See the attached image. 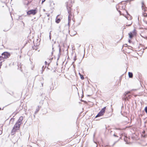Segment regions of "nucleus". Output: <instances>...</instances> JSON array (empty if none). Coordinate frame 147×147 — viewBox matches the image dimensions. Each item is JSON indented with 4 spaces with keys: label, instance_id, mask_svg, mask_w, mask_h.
Wrapping results in <instances>:
<instances>
[{
    "label": "nucleus",
    "instance_id": "nucleus-27",
    "mask_svg": "<svg viewBox=\"0 0 147 147\" xmlns=\"http://www.w3.org/2000/svg\"><path fill=\"white\" fill-rule=\"evenodd\" d=\"M46 0H42V3L44 2Z\"/></svg>",
    "mask_w": 147,
    "mask_h": 147
},
{
    "label": "nucleus",
    "instance_id": "nucleus-4",
    "mask_svg": "<svg viewBox=\"0 0 147 147\" xmlns=\"http://www.w3.org/2000/svg\"><path fill=\"white\" fill-rule=\"evenodd\" d=\"M37 13V11L36 9H32L27 12V14L30 15L32 14L34 15L36 14Z\"/></svg>",
    "mask_w": 147,
    "mask_h": 147
},
{
    "label": "nucleus",
    "instance_id": "nucleus-8",
    "mask_svg": "<svg viewBox=\"0 0 147 147\" xmlns=\"http://www.w3.org/2000/svg\"><path fill=\"white\" fill-rule=\"evenodd\" d=\"M23 119V116H21L19 118L18 120L16 122L20 124H21L22 123V121Z\"/></svg>",
    "mask_w": 147,
    "mask_h": 147
},
{
    "label": "nucleus",
    "instance_id": "nucleus-25",
    "mask_svg": "<svg viewBox=\"0 0 147 147\" xmlns=\"http://www.w3.org/2000/svg\"><path fill=\"white\" fill-rule=\"evenodd\" d=\"M61 49L60 48H59V54H61Z\"/></svg>",
    "mask_w": 147,
    "mask_h": 147
},
{
    "label": "nucleus",
    "instance_id": "nucleus-17",
    "mask_svg": "<svg viewBox=\"0 0 147 147\" xmlns=\"http://www.w3.org/2000/svg\"><path fill=\"white\" fill-rule=\"evenodd\" d=\"M60 21V19L59 18H57L56 20V22L57 23H59Z\"/></svg>",
    "mask_w": 147,
    "mask_h": 147
},
{
    "label": "nucleus",
    "instance_id": "nucleus-13",
    "mask_svg": "<svg viewBox=\"0 0 147 147\" xmlns=\"http://www.w3.org/2000/svg\"><path fill=\"white\" fill-rule=\"evenodd\" d=\"M128 76L129 78H132L133 76V74L132 73L130 72H129Z\"/></svg>",
    "mask_w": 147,
    "mask_h": 147
},
{
    "label": "nucleus",
    "instance_id": "nucleus-24",
    "mask_svg": "<svg viewBox=\"0 0 147 147\" xmlns=\"http://www.w3.org/2000/svg\"><path fill=\"white\" fill-rule=\"evenodd\" d=\"M116 8H117V10H118V11H119V12H120V13H121V11H120L119 10V11H118V6H116Z\"/></svg>",
    "mask_w": 147,
    "mask_h": 147
},
{
    "label": "nucleus",
    "instance_id": "nucleus-20",
    "mask_svg": "<svg viewBox=\"0 0 147 147\" xmlns=\"http://www.w3.org/2000/svg\"><path fill=\"white\" fill-rule=\"evenodd\" d=\"M124 140L125 142H126V143L127 144V137H125L124 138Z\"/></svg>",
    "mask_w": 147,
    "mask_h": 147
},
{
    "label": "nucleus",
    "instance_id": "nucleus-7",
    "mask_svg": "<svg viewBox=\"0 0 147 147\" xmlns=\"http://www.w3.org/2000/svg\"><path fill=\"white\" fill-rule=\"evenodd\" d=\"M20 125L21 124H20L19 123L17 122H16V124L14 125L13 128H15L17 130H18L20 128Z\"/></svg>",
    "mask_w": 147,
    "mask_h": 147
},
{
    "label": "nucleus",
    "instance_id": "nucleus-12",
    "mask_svg": "<svg viewBox=\"0 0 147 147\" xmlns=\"http://www.w3.org/2000/svg\"><path fill=\"white\" fill-rule=\"evenodd\" d=\"M125 17L129 20H131L132 18V17L129 14H128V16H125Z\"/></svg>",
    "mask_w": 147,
    "mask_h": 147
},
{
    "label": "nucleus",
    "instance_id": "nucleus-40",
    "mask_svg": "<svg viewBox=\"0 0 147 147\" xmlns=\"http://www.w3.org/2000/svg\"><path fill=\"white\" fill-rule=\"evenodd\" d=\"M146 39L147 40V38H146Z\"/></svg>",
    "mask_w": 147,
    "mask_h": 147
},
{
    "label": "nucleus",
    "instance_id": "nucleus-31",
    "mask_svg": "<svg viewBox=\"0 0 147 147\" xmlns=\"http://www.w3.org/2000/svg\"><path fill=\"white\" fill-rule=\"evenodd\" d=\"M50 34H51V33H50ZM49 38H50V39H51V35H50H50H49Z\"/></svg>",
    "mask_w": 147,
    "mask_h": 147
},
{
    "label": "nucleus",
    "instance_id": "nucleus-29",
    "mask_svg": "<svg viewBox=\"0 0 147 147\" xmlns=\"http://www.w3.org/2000/svg\"><path fill=\"white\" fill-rule=\"evenodd\" d=\"M45 64L46 65L47 64V62L46 61L45 62Z\"/></svg>",
    "mask_w": 147,
    "mask_h": 147
},
{
    "label": "nucleus",
    "instance_id": "nucleus-23",
    "mask_svg": "<svg viewBox=\"0 0 147 147\" xmlns=\"http://www.w3.org/2000/svg\"><path fill=\"white\" fill-rule=\"evenodd\" d=\"M144 111L145 112L147 111V106H146L145 107L144 109Z\"/></svg>",
    "mask_w": 147,
    "mask_h": 147
},
{
    "label": "nucleus",
    "instance_id": "nucleus-19",
    "mask_svg": "<svg viewBox=\"0 0 147 147\" xmlns=\"http://www.w3.org/2000/svg\"><path fill=\"white\" fill-rule=\"evenodd\" d=\"M46 67L45 66V67H44V66H43L42 67V72H41V74H42V73H43V71L44 70V69H45V67Z\"/></svg>",
    "mask_w": 147,
    "mask_h": 147
},
{
    "label": "nucleus",
    "instance_id": "nucleus-10",
    "mask_svg": "<svg viewBox=\"0 0 147 147\" xmlns=\"http://www.w3.org/2000/svg\"><path fill=\"white\" fill-rule=\"evenodd\" d=\"M17 130H18L16 129L13 127V128L12 129L11 131V135H14V134H15L16 132L17 131Z\"/></svg>",
    "mask_w": 147,
    "mask_h": 147
},
{
    "label": "nucleus",
    "instance_id": "nucleus-30",
    "mask_svg": "<svg viewBox=\"0 0 147 147\" xmlns=\"http://www.w3.org/2000/svg\"><path fill=\"white\" fill-rule=\"evenodd\" d=\"M113 136H115V137H117V136L115 134H114V135H113Z\"/></svg>",
    "mask_w": 147,
    "mask_h": 147
},
{
    "label": "nucleus",
    "instance_id": "nucleus-2",
    "mask_svg": "<svg viewBox=\"0 0 147 147\" xmlns=\"http://www.w3.org/2000/svg\"><path fill=\"white\" fill-rule=\"evenodd\" d=\"M10 56V54L9 52H4L1 55H0V59L3 60L8 58Z\"/></svg>",
    "mask_w": 147,
    "mask_h": 147
},
{
    "label": "nucleus",
    "instance_id": "nucleus-18",
    "mask_svg": "<svg viewBox=\"0 0 147 147\" xmlns=\"http://www.w3.org/2000/svg\"><path fill=\"white\" fill-rule=\"evenodd\" d=\"M132 22H129L128 23V25H126V26H130V25L132 24Z\"/></svg>",
    "mask_w": 147,
    "mask_h": 147
},
{
    "label": "nucleus",
    "instance_id": "nucleus-3",
    "mask_svg": "<svg viewBox=\"0 0 147 147\" xmlns=\"http://www.w3.org/2000/svg\"><path fill=\"white\" fill-rule=\"evenodd\" d=\"M106 108V107H105L103 108L100 111L95 117L96 118L98 117H99L103 115L105 111Z\"/></svg>",
    "mask_w": 147,
    "mask_h": 147
},
{
    "label": "nucleus",
    "instance_id": "nucleus-26",
    "mask_svg": "<svg viewBox=\"0 0 147 147\" xmlns=\"http://www.w3.org/2000/svg\"><path fill=\"white\" fill-rule=\"evenodd\" d=\"M76 56H75L74 58V61H75L76 60Z\"/></svg>",
    "mask_w": 147,
    "mask_h": 147
},
{
    "label": "nucleus",
    "instance_id": "nucleus-33",
    "mask_svg": "<svg viewBox=\"0 0 147 147\" xmlns=\"http://www.w3.org/2000/svg\"><path fill=\"white\" fill-rule=\"evenodd\" d=\"M79 75H80V76L81 75H82L80 74V73H79Z\"/></svg>",
    "mask_w": 147,
    "mask_h": 147
},
{
    "label": "nucleus",
    "instance_id": "nucleus-5",
    "mask_svg": "<svg viewBox=\"0 0 147 147\" xmlns=\"http://www.w3.org/2000/svg\"><path fill=\"white\" fill-rule=\"evenodd\" d=\"M136 34V30L134 29L132 32H130L128 34L129 37L130 38H132Z\"/></svg>",
    "mask_w": 147,
    "mask_h": 147
},
{
    "label": "nucleus",
    "instance_id": "nucleus-9",
    "mask_svg": "<svg viewBox=\"0 0 147 147\" xmlns=\"http://www.w3.org/2000/svg\"><path fill=\"white\" fill-rule=\"evenodd\" d=\"M40 107H39V106H38L37 107L36 109V110L34 112V117H35V115L38 113V112L40 110Z\"/></svg>",
    "mask_w": 147,
    "mask_h": 147
},
{
    "label": "nucleus",
    "instance_id": "nucleus-32",
    "mask_svg": "<svg viewBox=\"0 0 147 147\" xmlns=\"http://www.w3.org/2000/svg\"><path fill=\"white\" fill-rule=\"evenodd\" d=\"M128 41L129 43H130V42H131V40H129Z\"/></svg>",
    "mask_w": 147,
    "mask_h": 147
},
{
    "label": "nucleus",
    "instance_id": "nucleus-34",
    "mask_svg": "<svg viewBox=\"0 0 147 147\" xmlns=\"http://www.w3.org/2000/svg\"><path fill=\"white\" fill-rule=\"evenodd\" d=\"M43 83H42V84H41L42 86H43Z\"/></svg>",
    "mask_w": 147,
    "mask_h": 147
},
{
    "label": "nucleus",
    "instance_id": "nucleus-35",
    "mask_svg": "<svg viewBox=\"0 0 147 147\" xmlns=\"http://www.w3.org/2000/svg\"><path fill=\"white\" fill-rule=\"evenodd\" d=\"M74 62H73L72 63V64H73V63H74Z\"/></svg>",
    "mask_w": 147,
    "mask_h": 147
},
{
    "label": "nucleus",
    "instance_id": "nucleus-36",
    "mask_svg": "<svg viewBox=\"0 0 147 147\" xmlns=\"http://www.w3.org/2000/svg\"><path fill=\"white\" fill-rule=\"evenodd\" d=\"M115 143L113 144V146H114V145L115 144Z\"/></svg>",
    "mask_w": 147,
    "mask_h": 147
},
{
    "label": "nucleus",
    "instance_id": "nucleus-14",
    "mask_svg": "<svg viewBox=\"0 0 147 147\" xmlns=\"http://www.w3.org/2000/svg\"><path fill=\"white\" fill-rule=\"evenodd\" d=\"M32 48L33 49H35L36 50H37V49H38V45H37L35 46V45H34L32 47Z\"/></svg>",
    "mask_w": 147,
    "mask_h": 147
},
{
    "label": "nucleus",
    "instance_id": "nucleus-16",
    "mask_svg": "<svg viewBox=\"0 0 147 147\" xmlns=\"http://www.w3.org/2000/svg\"><path fill=\"white\" fill-rule=\"evenodd\" d=\"M142 9L143 10L144 8V6H145L144 2L142 1Z\"/></svg>",
    "mask_w": 147,
    "mask_h": 147
},
{
    "label": "nucleus",
    "instance_id": "nucleus-37",
    "mask_svg": "<svg viewBox=\"0 0 147 147\" xmlns=\"http://www.w3.org/2000/svg\"><path fill=\"white\" fill-rule=\"evenodd\" d=\"M1 108L0 107V110H1Z\"/></svg>",
    "mask_w": 147,
    "mask_h": 147
},
{
    "label": "nucleus",
    "instance_id": "nucleus-22",
    "mask_svg": "<svg viewBox=\"0 0 147 147\" xmlns=\"http://www.w3.org/2000/svg\"><path fill=\"white\" fill-rule=\"evenodd\" d=\"M143 16L144 17H146L147 16V14L146 13H144V14H143Z\"/></svg>",
    "mask_w": 147,
    "mask_h": 147
},
{
    "label": "nucleus",
    "instance_id": "nucleus-21",
    "mask_svg": "<svg viewBox=\"0 0 147 147\" xmlns=\"http://www.w3.org/2000/svg\"><path fill=\"white\" fill-rule=\"evenodd\" d=\"M80 77H81V78L82 79V80H83L84 79V77H83V76L82 75H81L80 76Z\"/></svg>",
    "mask_w": 147,
    "mask_h": 147
},
{
    "label": "nucleus",
    "instance_id": "nucleus-15",
    "mask_svg": "<svg viewBox=\"0 0 147 147\" xmlns=\"http://www.w3.org/2000/svg\"><path fill=\"white\" fill-rule=\"evenodd\" d=\"M3 128L2 126H1L0 127V135H1L2 133Z\"/></svg>",
    "mask_w": 147,
    "mask_h": 147
},
{
    "label": "nucleus",
    "instance_id": "nucleus-28",
    "mask_svg": "<svg viewBox=\"0 0 147 147\" xmlns=\"http://www.w3.org/2000/svg\"><path fill=\"white\" fill-rule=\"evenodd\" d=\"M22 17L21 16H20V17H19V19H20V20H21L22 19Z\"/></svg>",
    "mask_w": 147,
    "mask_h": 147
},
{
    "label": "nucleus",
    "instance_id": "nucleus-6",
    "mask_svg": "<svg viewBox=\"0 0 147 147\" xmlns=\"http://www.w3.org/2000/svg\"><path fill=\"white\" fill-rule=\"evenodd\" d=\"M130 93V92L129 91L127 92L124 94V98H125V100H128L129 98H130V95H128V96H126L127 94H129Z\"/></svg>",
    "mask_w": 147,
    "mask_h": 147
},
{
    "label": "nucleus",
    "instance_id": "nucleus-1",
    "mask_svg": "<svg viewBox=\"0 0 147 147\" xmlns=\"http://www.w3.org/2000/svg\"><path fill=\"white\" fill-rule=\"evenodd\" d=\"M74 3V0H68V1L66 3V7L69 14L68 16V24L69 23L71 19L72 14L71 12L72 9L71 7L72 6V4Z\"/></svg>",
    "mask_w": 147,
    "mask_h": 147
},
{
    "label": "nucleus",
    "instance_id": "nucleus-38",
    "mask_svg": "<svg viewBox=\"0 0 147 147\" xmlns=\"http://www.w3.org/2000/svg\"><path fill=\"white\" fill-rule=\"evenodd\" d=\"M52 49H53V48H52Z\"/></svg>",
    "mask_w": 147,
    "mask_h": 147
},
{
    "label": "nucleus",
    "instance_id": "nucleus-39",
    "mask_svg": "<svg viewBox=\"0 0 147 147\" xmlns=\"http://www.w3.org/2000/svg\"><path fill=\"white\" fill-rule=\"evenodd\" d=\"M75 32L76 33H75V34H76V32Z\"/></svg>",
    "mask_w": 147,
    "mask_h": 147
},
{
    "label": "nucleus",
    "instance_id": "nucleus-11",
    "mask_svg": "<svg viewBox=\"0 0 147 147\" xmlns=\"http://www.w3.org/2000/svg\"><path fill=\"white\" fill-rule=\"evenodd\" d=\"M118 7H119V9H123L125 8L124 7V6H122V4L121 3H119V4Z\"/></svg>",
    "mask_w": 147,
    "mask_h": 147
}]
</instances>
